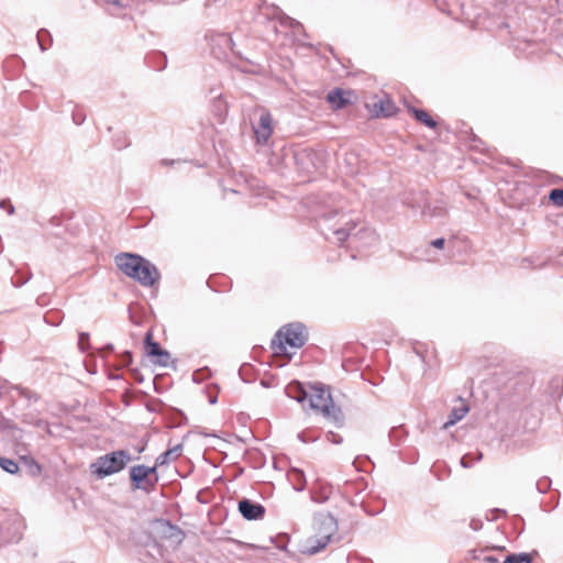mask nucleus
Segmentation results:
<instances>
[{
    "label": "nucleus",
    "mask_w": 563,
    "mask_h": 563,
    "mask_svg": "<svg viewBox=\"0 0 563 563\" xmlns=\"http://www.w3.org/2000/svg\"><path fill=\"white\" fill-rule=\"evenodd\" d=\"M114 262L122 273L137 280L142 286H153L161 277L155 265L141 255L120 253Z\"/></svg>",
    "instance_id": "f257e3e1"
},
{
    "label": "nucleus",
    "mask_w": 563,
    "mask_h": 563,
    "mask_svg": "<svg viewBox=\"0 0 563 563\" xmlns=\"http://www.w3.org/2000/svg\"><path fill=\"white\" fill-rule=\"evenodd\" d=\"M314 536L309 537L301 544L300 551L314 555L322 551L338 531V522L329 512H318L313 517Z\"/></svg>",
    "instance_id": "f03ea898"
},
{
    "label": "nucleus",
    "mask_w": 563,
    "mask_h": 563,
    "mask_svg": "<svg viewBox=\"0 0 563 563\" xmlns=\"http://www.w3.org/2000/svg\"><path fill=\"white\" fill-rule=\"evenodd\" d=\"M307 331L301 323H290L283 327L272 341L276 354H287L286 346L301 347L307 341Z\"/></svg>",
    "instance_id": "7ed1b4c3"
},
{
    "label": "nucleus",
    "mask_w": 563,
    "mask_h": 563,
    "mask_svg": "<svg viewBox=\"0 0 563 563\" xmlns=\"http://www.w3.org/2000/svg\"><path fill=\"white\" fill-rule=\"evenodd\" d=\"M131 460V454L128 451L118 450L99 456L91 464V470L98 478H104L122 471Z\"/></svg>",
    "instance_id": "20e7f679"
},
{
    "label": "nucleus",
    "mask_w": 563,
    "mask_h": 563,
    "mask_svg": "<svg viewBox=\"0 0 563 563\" xmlns=\"http://www.w3.org/2000/svg\"><path fill=\"white\" fill-rule=\"evenodd\" d=\"M312 393L308 395L310 408L320 411L323 417L339 422L341 419V410L332 400L330 393L321 386H312Z\"/></svg>",
    "instance_id": "39448f33"
},
{
    "label": "nucleus",
    "mask_w": 563,
    "mask_h": 563,
    "mask_svg": "<svg viewBox=\"0 0 563 563\" xmlns=\"http://www.w3.org/2000/svg\"><path fill=\"white\" fill-rule=\"evenodd\" d=\"M410 208H421V214L430 219H440L446 214L448 201L443 197H427L420 194L412 202L405 201Z\"/></svg>",
    "instance_id": "423d86ee"
},
{
    "label": "nucleus",
    "mask_w": 563,
    "mask_h": 563,
    "mask_svg": "<svg viewBox=\"0 0 563 563\" xmlns=\"http://www.w3.org/2000/svg\"><path fill=\"white\" fill-rule=\"evenodd\" d=\"M130 479L134 488L150 492L158 481L156 466L135 465L130 468Z\"/></svg>",
    "instance_id": "0eeeda50"
},
{
    "label": "nucleus",
    "mask_w": 563,
    "mask_h": 563,
    "mask_svg": "<svg viewBox=\"0 0 563 563\" xmlns=\"http://www.w3.org/2000/svg\"><path fill=\"white\" fill-rule=\"evenodd\" d=\"M273 123L274 121L272 114L266 110H262L260 113L258 121L256 123H253V132L255 135L256 143L258 145L268 144L274 132Z\"/></svg>",
    "instance_id": "6e6552de"
},
{
    "label": "nucleus",
    "mask_w": 563,
    "mask_h": 563,
    "mask_svg": "<svg viewBox=\"0 0 563 563\" xmlns=\"http://www.w3.org/2000/svg\"><path fill=\"white\" fill-rule=\"evenodd\" d=\"M239 511L246 520H258L265 515L263 505L247 498H243L239 501Z\"/></svg>",
    "instance_id": "1a4fd4ad"
},
{
    "label": "nucleus",
    "mask_w": 563,
    "mask_h": 563,
    "mask_svg": "<svg viewBox=\"0 0 563 563\" xmlns=\"http://www.w3.org/2000/svg\"><path fill=\"white\" fill-rule=\"evenodd\" d=\"M0 537L5 543H14L18 542L21 537V522L18 517H13L8 522V532L4 534L2 531L0 532Z\"/></svg>",
    "instance_id": "9d476101"
},
{
    "label": "nucleus",
    "mask_w": 563,
    "mask_h": 563,
    "mask_svg": "<svg viewBox=\"0 0 563 563\" xmlns=\"http://www.w3.org/2000/svg\"><path fill=\"white\" fill-rule=\"evenodd\" d=\"M459 401H460V406H456L454 407L450 415H449V419L448 421L443 424V429L446 430L449 429L450 427L454 426L455 423H457L460 420H462L466 413L470 411V407L461 398L459 397Z\"/></svg>",
    "instance_id": "9b49d317"
},
{
    "label": "nucleus",
    "mask_w": 563,
    "mask_h": 563,
    "mask_svg": "<svg viewBox=\"0 0 563 563\" xmlns=\"http://www.w3.org/2000/svg\"><path fill=\"white\" fill-rule=\"evenodd\" d=\"M332 494V486L318 482L314 487L311 489V499L316 503L323 504L329 500Z\"/></svg>",
    "instance_id": "f8f14e48"
},
{
    "label": "nucleus",
    "mask_w": 563,
    "mask_h": 563,
    "mask_svg": "<svg viewBox=\"0 0 563 563\" xmlns=\"http://www.w3.org/2000/svg\"><path fill=\"white\" fill-rule=\"evenodd\" d=\"M396 107L388 98H382L373 103V112L376 115L390 117L395 113Z\"/></svg>",
    "instance_id": "ddd939ff"
},
{
    "label": "nucleus",
    "mask_w": 563,
    "mask_h": 563,
    "mask_svg": "<svg viewBox=\"0 0 563 563\" xmlns=\"http://www.w3.org/2000/svg\"><path fill=\"white\" fill-rule=\"evenodd\" d=\"M286 395L291 398V399H295L297 400L298 402H303L307 398H308V393L307 390L305 389V387L297 380H294L291 383H289L287 386H286Z\"/></svg>",
    "instance_id": "4468645a"
},
{
    "label": "nucleus",
    "mask_w": 563,
    "mask_h": 563,
    "mask_svg": "<svg viewBox=\"0 0 563 563\" xmlns=\"http://www.w3.org/2000/svg\"><path fill=\"white\" fill-rule=\"evenodd\" d=\"M211 45H212L213 49L216 47H219V49L222 54H227L228 51L234 52V48H233L234 43H233L231 36H229L225 33H221V34H217V35L212 36Z\"/></svg>",
    "instance_id": "2eb2a0df"
},
{
    "label": "nucleus",
    "mask_w": 563,
    "mask_h": 563,
    "mask_svg": "<svg viewBox=\"0 0 563 563\" xmlns=\"http://www.w3.org/2000/svg\"><path fill=\"white\" fill-rule=\"evenodd\" d=\"M327 100L334 109H342L350 102L346 98V92L339 88L331 90L327 96Z\"/></svg>",
    "instance_id": "dca6fc26"
},
{
    "label": "nucleus",
    "mask_w": 563,
    "mask_h": 563,
    "mask_svg": "<svg viewBox=\"0 0 563 563\" xmlns=\"http://www.w3.org/2000/svg\"><path fill=\"white\" fill-rule=\"evenodd\" d=\"M181 450H183V448L179 444L174 446L173 449L167 450L166 452L162 453L157 457L156 464L163 465V464L169 462L170 460L177 459L181 454Z\"/></svg>",
    "instance_id": "f3484780"
},
{
    "label": "nucleus",
    "mask_w": 563,
    "mask_h": 563,
    "mask_svg": "<svg viewBox=\"0 0 563 563\" xmlns=\"http://www.w3.org/2000/svg\"><path fill=\"white\" fill-rule=\"evenodd\" d=\"M409 111L419 122L423 123L424 125L432 129L437 126V122L424 110L411 108Z\"/></svg>",
    "instance_id": "a211bd4d"
},
{
    "label": "nucleus",
    "mask_w": 563,
    "mask_h": 563,
    "mask_svg": "<svg viewBox=\"0 0 563 563\" xmlns=\"http://www.w3.org/2000/svg\"><path fill=\"white\" fill-rule=\"evenodd\" d=\"M290 478L294 482L296 490H302L306 485L305 474L302 471L294 468L290 473Z\"/></svg>",
    "instance_id": "6ab92c4d"
},
{
    "label": "nucleus",
    "mask_w": 563,
    "mask_h": 563,
    "mask_svg": "<svg viewBox=\"0 0 563 563\" xmlns=\"http://www.w3.org/2000/svg\"><path fill=\"white\" fill-rule=\"evenodd\" d=\"M0 467L9 474H16L19 472L18 463L14 460L4 456H0Z\"/></svg>",
    "instance_id": "aec40b11"
},
{
    "label": "nucleus",
    "mask_w": 563,
    "mask_h": 563,
    "mask_svg": "<svg viewBox=\"0 0 563 563\" xmlns=\"http://www.w3.org/2000/svg\"><path fill=\"white\" fill-rule=\"evenodd\" d=\"M145 343H146L147 354L152 357L157 356L163 351V349L161 347V345L157 342L152 341V334L150 332H147L145 335Z\"/></svg>",
    "instance_id": "412c9836"
},
{
    "label": "nucleus",
    "mask_w": 563,
    "mask_h": 563,
    "mask_svg": "<svg viewBox=\"0 0 563 563\" xmlns=\"http://www.w3.org/2000/svg\"><path fill=\"white\" fill-rule=\"evenodd\" d=\"M36 37L42 52L46 51L52 42L49 32L46 30H40Z\"/></svg>",
    "instance_id": "4be33fe9"
},
{
    "label": "nucleus",
    "mask_w": 563,
    "mask_h": 563,
    "mask_svg": "<svg viewBox=\"0 0 563 563\" xmlns=\"http://www.w3.org/2000/svg\"><path fill=\"white\" fill-rule=\"evenodd\" d=\"M481 460H482V453L481 452L466 453L461 459V465L463 467H465V468H468V467L473 466V464L475 462H478Z\"/></svg>",
    "instance_id": "5701e85b"
},
{
    "label": "nucleus",
    "mask_w": 563,
    "mask_h": 563,
    "mask_svg": "<svg viewBox=\"0 0 563 563\" xmlns=\"http://www.w3.org/2000/svg\"><path fill=\"white\" fill-rule=\"evenodd\" d=\"M21 460H22L23 463H25L27 465L29 473L32 476L40 475L42 470H41V466L38 465L37 462H35L32 457H29V456H22Z\"/></svg>",
    "instance_id": "b1692460"
},
{
    "label": "nucleus",
    "mask_w": 563,
    "mask_h": 563,
    "mask_svg": "<svg viewBox=\"0 0 563 563\" xmlns=\"http://www.w3.org/2000/svg\"><path fill=\"white\" fill-rule=\"evenodd\" d=\"M549 199L552 201L554 206L563 207V189H552L549 194Z\"/></svg>",
    "instance_id": "393cba45"
},
{
    "label": "nucleus",
    "mask_w": 563,
    "mask_h": 563,
    "mask_svg": "<svg viewBox=\"0 0 563 563\" xmlns=\"http://www.w3.org/2000/svg\"><path fill=\"white\" fill-rule=\"evenodd\" d=\"M351 230L352 229H345V228H340V229H336L333 234L335 236V240L336 242H339L340 244H342L344 241H346L350 236H351Z\"/></svg>",
    "instance_id": "a878e982"
},
{
    "label": "nucleus",
    "mask_w": 563,
    "mask_h": 563,
    "mask_svg": "<svg viewBox=\"0 0 563 563\" xmlns=\"http://www.w3.org/2000/svg\"><path fill=\"white\" fill-rule=\"evenodd\" d=\"M44 320H45L48 324L57 325V324H59V322H60L59 312H56V311H49V312L45 313V316H44Z\"/></svg>",
    "instance_id": "bb28decb"
},
{
    "label": "nucleus",
    "mask_w": 563,
    "mask_h": 563,
    "mask_svg": "<svg viewBox=\"0 0 563 563\" xmlns=\"http://www.w3.org/2000/svg\"><path fill=\"white\" fill-rule=\"evenodd\" d=\"M536 486L540 493H545L551 487V479L549 477H542L537 482Z\"/></svg>",
    "instance_id": "cd10ccee"
},
{
    "label": "nucleus",
    "mask_w": 563,
    "mask_h": 563,
    "mask_svg": "<svg viewBox=\"0 0 563 563\" xmlns=\"http://www.w3.org/2000/svg\"><path fill=\"white\" fill-rule=\"evenodd\" d=\"M156 357L155 363L166 366L170 360V355L167 351L163 350Z\"/></svg>",
    "instance_id": "c85d7f7f"
},
{
    "label": "nucleus",
    "mask_w": 563,
    "mask_h": 563,
    "mask_svg": "<svg viewBox=\"0 0 563 563\" xmlns=\"http://www.w3.org/2000/svg\"><path fill=\"white\" fill-rule=\"evenodd\" d=\"M214 108L218 112V114L221 117L227 111V103L221 99V97H218L214 100Z\"/></svg>",
    "instance_id": "c756f323"
},
{
    "label": "nucleus",
    "mask_w": 563,
    "mask_h": 563,
    "mask_svg": "<svg viewBox=\"0 0 563 563\" xmlns=\"http://www.w3.org/2000/svg\"><path fill=\"white\" fill-rule=\"evenodd\" d=\"M0 208L7 210L9 214L14 213V207L9 199L1 200Z\"/></svg>",
    "instance_id": "7c9ffc66"
},
{
    "label": "nucleus",
    "mask_w": 563,
    "mask_h": 563,
    "mask_svg": "<svg viewBox=\"0 0 563 563\" xmlns=\"http://www.w3.org/2000/svg\"><path fill=\"white\" fill-rule=\"evenodd\" d=\"M327 438L334 444H340L342 442V437L331 431L328 433Z\"/></svg>",
    "instance_id": "2f4dec72"
},
{
    "label": "nucleus",
    "mask_w": 563,
    "mask_h": 563,
    "mask_svg": "<svg viewBox=\"0 0 563 563\" xmlns=\"http://www.w3.org/2000/svg\"><path fill=\"white\" fill-rule=\"evenodd\" d=\"M73 120L77 125H80L85 121V115L78 112L73 113Z\"/></svg>",
    "instance_id": "473e14b6"
},
{
    "label": "nucleus",
    "mask_w": 563,
    "mask_h": 563,
    "mask_svg": "<svg viewBox=\"0 0 563 563\" xmlns=\"http://www.w3.org/2000/svg\"><path fill=\"white\" fill-rule=\"evenodd\" d=\"M445 244V240L443 238L435 239L431 242V245L435 249H443Z\"/></svg>",
    "instance_id": "72a5a7b5"
},
{
    "label": "nucleus",
    "mask_w": 563,
    "mask_h": 563,
    "mask_svg": "<svg viewBox=\"0 0 563 563\" xmlns=\"http://www.w3.org/2000/svg\"><path fill=\"white\" fill-rule=\"evenodd\" d=\"M132 362V354L128 351H125L122 355V364L129 365Z\"/></svg>",
    "instance_id": "f704fd0d"
},
{
    "label": "nucleus",
    "mask_w": 563,
    "mask_h": 563,
    "mask_svg": "<svg viewBox=\"0 0 563 563\" xmlns=\"http://www.w3.org/2000/svg\"><path fill=\"white\" fill-rule=\"evenodd\" d=\"M470 526H471V528H472L473 530H478V529H481V527H482V521H481V520H477V519H473V520L471 521Z\"/></svg>",
    "instance_id": "c9c22d12"
},
{
    "label": "nucleus",
    "mask_w": 563,
    "mask_h": 563,
    "mask_svg": "<svg viewBox=\"0 0 563 563\" xmlns=\"http://www.w3.org/2000/svg\"><path fill=\"white\" fill-rule=\"evenodd\" d=\"M89 335L87 333H80L79 334V345L81 349H84L85 342L88 341Z\"/></svg>",
    "instance_id": "e433bc0d"
},
{
    "label": "nucleus",
    "mask_w": 563,
    "mask_h": 563,
    "mask_svg": "<svg viewBox=\"0 0 563 563\" xmlns=\"http://www.w3.org/2000/svg\"><path fill=\"white\" fill-rule=\"evenodd\" d=\"M483 561L487 563H498V559L493 555H485Z\"/></svg>",
    "instance_id": "4c0bfd02"
},
{
    "label": "nucleus",
    "mask_w": 563,
    "mask_h": 563,
    "mask_svg": "<svg viewBox=\"0 0 563 563\" xmlns=\"http://www.w3.org/2000/svg\"><path fill=\"white\" fill-rule=\"evenodd\" d=\"M298 439H299L301 442H303V443H307V442H309V441H310V438H308V437L306 435V432H301V433H299V434H298Z\"/></svg>",
    "instance_id": "58836bf2"
},
{
    "label": "nucleus",
    "mask_w": 563,
    "mask_h": 563,
    "mask_svg": "<svg viewBox=\"0 0 563 563\" xmlns=\"http://www.w3.org/2000/svg\"><path fill=\"white\" fill-rule=\"evenodd\" d=\"M108 3L111 4V5H114L115 8H121L122 7V4H121V2L119 0H109Z\"/></svg>",
    "instance_id": "ea45409f"
},
{
    "label": "nucleus",
    "mask_w": 563,
    "mask_h": 563,
    "mask_svg": "<svg viewBox=\"0 0 563 563\" xmlns=\"http://www.w3.org/2000/svg\"><path fill=\"white\" fill-rule=\"evenodd\" d=\"M357 462H358V459H355V460H354V462H353V465H354L355 467H357Z\"/></svg>",
    "instance_id": "a19ab883"
},
{
    "label": "nucleus",
    "mask_w": 563,
    "mask_h": 563,
    "mask_svg": "<svg viewBox=\"0 0 563 563\" xmlns=\"http://www.w3.org/2000/svg\"><path fill=\"white\" fill-rule=\"evenodd\" d=\"M291 24L299 25V22L291 20Z\"/></svg>",
    "instance_id": "79ce46f5"
},
{
    "label": "nucleus",
    "mask_w": 563,
    "mask_h": 563,
    "mask_svg": "<svg viewBox=\"0 0 563 563\" xmlns=\"http://www.w3.org/2000/svg\"><path fill=\"white\" fill-rule=\"evenodd\" d=\"M143 451H144V448H140V449L137 450V452H139V453H142Z\"/></svg>",
    "instance_id": "37998d69"
}]
</instances>
